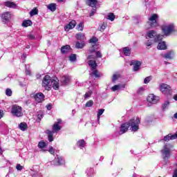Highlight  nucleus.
<instances>
[{"instance_id": "obj_36", "label": "nucleus", "mask_w": 177, "mask_h": 177, "mask_svg": "<svg viewBox=\"0 0 177 177\" xmlns=\"http://www.w3.org/2000/svg\"><path fill=\"white\" fill-rule=\"evenodd\" d=\"M76 28H77V31H84V24L80 23V24L77 26Z\"/></svg>"}, {"instance_id": "obj_60", "label": "nucleus", "mask_w": 177, "mask_h": 177, "mask_svg": "<svg viewBox=\"0 0 177 177\" xmlns=\"http://www.w3.org/2000/svg\"><path fill=\"white\" fill-rule=\"evenodd\" d=\"M3 153V151H2V148L0 147V156Z\"/></svg>"}, {"instance_id": "obj_33", "label": "nucleus", "mask_w": 177, "mask_h": 177, "mask_svg": "<svg viewBox=\"0 0 177 177\" xmlns=\"http://www.w3.org/2000/svg\"><path fill=\"white\" fill-rule=\"evenodd\" d=\"M45 147H46V142H45L44 140L39 142V143H38L39 149H44Z\"/></svg>"}, {"instance_id": "obj_31", "label": "nucleus", "mask_w": 177, "mask_h": 177, "mask_svg": "<svg viewBox=\"0 0 177 177\" xmlns=\"http://www.w3.org/2000/svg\"><path fill=\"white\" fill-rule=\"evenodd\" d=\"M47 8L49 10H51V12H55V10H56V3H50Z\"/></svg>"}, {"instance_id": "obj_20", "label": "nucleus", "mask_w": 177, "mask_h": 177, "mask_svg": "<svg viewBox=\"0 0 177 177\" xmlns=\"http://www.w3.org/2000/svg\"><path fill=\"white\" fill-rule=\"evenodd\" d=\"M86 4L91 8H95L97 5V0H87Z\"/></svg>"}, {"instance_id": "obj_16", "label": "nucleus", "mask_w": 177, "mask_h": 177, "mask_svg": "<svg viewBox=\"0 0 177 177\" xmlns=\"http://www.w3.org/2000/svg\"><path fill=\"white\" fill-rule=\"evenodd\" d=\"M75 26H77V22L75 20H72L65 26V30H73Z\"/></svg>"}, {"instance_id": "obj_46", "label": "nucleus", "mask_w": 177, "mask_h": 177, "mask_svg": "<svg viewBox=\"0 0 177 177\" xmlns=\"http://www.w3.org/2000/svg\"><path fill=\"white\" fill-rule=\"evenodd\" d=\"M151 81V76H148L144 80V84H149Z\"/></svg>"}, {"instance_id": "obj_47", "label": "nucleus", "mask_w": 177, "mask_h": 177, "mask_svg": "<svg viewBox=\"0 0 177 177\" xmlns=\"http://www.w3.org/2000/svg\"><path fill=\"white\" fill-rule=\"evenodd\" d=\"M12 90L10 88H7L6 90V96H12Z\"/></svg>"}, {"instance_id": "obj_10", "label": "nucleus", "mask_w": 177, "mask_h": 177, "mask_svg": "<svg viewBox=\"0 0 177 177\" xmlns=\"http://www.w3.org/2000/svg\"><path fill=\"white\" fill-rule=\"evenodd\" d=\"M33 97L37 103H42L45 100V95L42 93H37L33 95Z\"/></svg>"}, {"instance_id": "obj_50", "label": "nucleus", "mask_w": 177, "mask_h": 177, "mask_svg": "<svg viewBox=\"0 0 177 177\" xmlns=\"http://www.w3.org/2000/svg\"><path fill=\"white\" fill-rule=\"evenodd\" d=\"M146 46H151L153 45V40L149 39L145 43Z\"/></svg>"}, {"instance_id": "obj_25", "label": "nucleus", "mask_w": 177, "mask_h": 177, "mask_svg": "<svg viewBox=\"0 0 177 177\" xmlns=\"http://www.w3.org/2000/svg\"><path fill=\"white\" fill-rule=\"evenodd\" d=\"M19 129H21V131H27V128H28L27 123H26V122L20 123L19 124Z\"/></svg>"}, {"instance_id": "obj_6", "label": "nucleus", "mask_w": 177, "mask_h": 177, "mask_svg": "<svg viewBox=\"0 0 177 177\" xmlns=\"http://www.w3.org/2000/svg\"><path fill=\"white\" fill-rule=\"evenodd\" d=\"M11 114L13 117H23V108L17 104L12 105L11 108Z\"/></svg>"}, {"instance_id": "obj_2", "label": "nucleus", "mask_w": 177, "mask_h": 177, "mask_svg": "<svg viewBox=\"0 0 177 177\" xmlns=\"http://www.w3.org/2000/svg\"><path fill=\"white\" fill-rule=\"evenodd\" d=\"M162 34L165 37H169L171 34L176 32L175 25L174 24H169V25L163 24L160 27Z\"/></svg>"}, {"instance_id": "obj_55", "label": "nucleus", "mask_w": 177, "mask_h": 177, "mask_svg": "<svg viewBox=\"0 0 177 177\" xmlns=\"http://www.w3.org/2000/svg\"><path fill=\"white\" fill-rule=\"evenodd\" d=\"M46 107L47 110H48V111L52 110V104H47Z\"/></svg>"}, {"instance_id": "obj_38", "label": "nucleus", "mask_w": 177, "mask_h": 177, "mask_svg": "<svg viewBox=\"0 0 177 177\" xmlns=\"http://www.w3.org/2000/svg\"><path fill=\"white\" fill-rule=\"evenodd\" d=\"M69 60L71 62H75L77 60V55L76 54H71L69 56Z\"/></svg>"}, {"instance_id": "obj_63", "label": "nucleus", "mask_w": 177, "mask_h": 177, "mask_svg": "<svg viewBox=\"0 0 177 177\" xmlns=\"http://www.w3.org/2000/svg\"><path fill=\"white\" fill-rule=\"evenodd\" d=\"M140 89H141V91H143V88H140Z\"/></svg>"}, {"instance_id": "obj_51", "label": "nucleus", "mask_w": 177, "mask_h": 177, "mask_svg": "<svg viewBox=\"0 0 177 177\" xmlns=\"http://www.w3.org/2000/svg\"><path fill=\"white\" fill-rule=\"evenodd\" d=\"M95 57L102 58V53H100V51H97L95 53Z\"/></svg>"}, {"instance_id": "obj_17", "label": "nucleus", "mask_w": 177, "mask_h": 177, "mask_svg": "<svg viewBox=\"0 0 177 177\" xmlns=\"http://www.w3.org/2000/svg\"><path fill=\"white\" fill-rule=\"evenodd\" d=\"M75 38L77 41H85L86 37H85V34L82 32H78L75 35Z\"/></svg>"}, {"instance_id": "obj_59", "label": "nucleus", "mask_w": 177, "mask_h": 177, "mask_svg": "<svg viewBox=\"0 0 177 177\" xmlns=\"http://www.w3.org/2000/svg\"><path fill=\"white\" fill-rule=\"evenodd\" d=\"M95 15V10H91V12L90 13V17H92Z\"/></svg>"}, {"instance_id": "obj_21", "label": "nucleus", "mask_w": 177, "mask_h": 177, "mask_svg": "<svg viewBox=\"0 0 177 177\" xmlns=\"http://www.w3.org/2000/svg\"><path fill=\"white\" fill-rule=\"evenodd\" d=\"M4 6H6V8H16V3L13 1H6Z\"/></svg>"}, {"instance_id": "obj_40", "label": "nucleus", "mask_w": 177, "mask_h": 177, "mask_svg": "<svg viewBox=\"0 0 177 177\" xmlns=\"http://www.w3.org/2000/svg\"><path fill=\"white\" fill-rule=\"evenodd\" d=\"M120 88H121V85L118 84L112 86L111 90L113 91V92H115V91H118Z\"/></svg>"}, {"instance_id": "obj_48", "label": "nucleus", "mask_w": 177, "mask_h": 177, "mask_svg": "<svg viewBox=\"0 0 177 177\" xmlns=\"http://www.w3.org/2000/svg\"><path fill=\"white\" fill-rule=\"evenodd\" d=\"M92 95V91H88L84 94V99H88V97H91Z\"/></svg>"}, {"instance_id": "obj_58", "label": "nucleus", "mask_w": 177, "mask_h": 177, "mask_svg": "<svg viewBox=\"0 0 177 177\" xmlns=\"http://www.w3.org/2000/svg\"><path fill=\"white\" fill-rule=\"evenodd\" d=\"M3 117V111L0 110V120Z\"/></svg>"}, {"instance_id": "obj_57", "label": "nucleus", "mask_w": 177, "mask_h": 177, "mask_svg": "<svg viewBox=\"0 0 177 177\" xmlns=\"http://www.w3.org/2000/svg\"><path fill=\"white\" fill-rule=\"evenodd\" d=\"M28 37L30 38V39H35V36L33 35H29Z\"/></svg>"}, {"instance_id": "obj_45", "label": "nucleus", "mask_w": 177, "mask_h": 177, "mask_svg": "<svg viewBox=\"0 0 177 177\" xmlns=\"http://www.w3.org/2000/svg\"><path fill=\"white\" fill-rule=\"evenodd\" d=\"M162 140H163L164 142H169V140H171L169 134L165 136Z\"/></svg>"}, {"instance_id": "obj_54", "label": "nucleus", "mask_w": 177, "mask_h": 177, "mask_svg": "<svg viewBox=\"0 0 177 177\" xmlns=\"http://www.w3.org/2000/svg\"><path fill=\"white\" fill-rule=\"evenodd\" d=\"M48 151L50 154H55V149H53V147H50Z\"/></svg>"}, {"instance_id": "obj_37", "label": "nucleus", "mask_w": 177, "mask_h": 177, "mask_svg": "<svg viewBox=\"0 0 177 177\" xmlns=\"http://www.w3.org/2000/svg\"><path fill=\"white\" fill-rule=\"evenodd\" d=\"M30 16H35V15H38V9L37 8H33L30 12Z\"/></svg>"}, {"instance_id": "obj_30", "label": "nucleus", "mask_w": 177, "mask_h": 177, "mask_svg": "<svg viewBox=\"0 0 177 177\" xmlns=\"http://www.w3.org/2000/svg\"><path fill=\"white\" fill-rule=\"evenodd\" d=\"M88 42L95 45L97 42H99V39L96 37H93L88 40Z\"/></svg>"}, {"instance_id": "obj_52", "label": "nucleus", "mask_w": 177, "mask_h": 177, "mask_svg": "<svg viewBox=\"0 0 177 177\" xmlns=\"http://www.w3.org/2000/svg\"><path fill=\"white\" fill-rule=\"evenodd\" d=\"M118 80V75L114 74V75H113V78H112L113 82H115Z\"/></svg>"}, {"instance_id": "obj_35", "label": "nucleus", "mask_w": 177, "mask_h": 177, "mask_svg": "<svg viewBox=\"0 0 177 177\" xmlns=\"http://www.w3.org/2000/svg\"><path fill=\"white\" fill-rule=\"evenodd\" d=\"M96 45L93 44L91 47L89 48L88 52L89 53H95L96 52Z\"/></svg>"}, {"instance_id": "obj_49", "label": "nucleus", "mask_w": 177, "mask_h": 177, "mask_svg": "<svg viewBox=\"0 0 177 177\" xmlns=\"http://www.w3.org/2000/svg\"><path fill=\"white\" fill-rule=\"evenodd\" d=\"M168 106H169V101H166V102L162 104V109H163V110H165V109H167V107H168Z\"/></svg>"}, {"instance_id": "obj_24", "label": "nucleus", "mask_w": 177, "mask_h": 177, "mask_svg": "<svg viewBox=\"0 0 177 177\" xmlns=\"http://www.w3.org/2000/svg\"><path fill=\"white\" fill-rule=\"evenodd\" d=\"M62 82L64 84V85H67L70 82V77L63 76L62 77Z\"/></svg>"}, {"instance_id": "obj_32", "label": "nucleus", "mask_w": 177, "mask_h": 177, "mask_svg": "<svg viewBox=\"0 0 177 177\" xmlns=\"http://www.w3.org/2000/svg\"><path fill=\"white\" fill-rule=\"evenodd\" d=\"M78 147H85V140H80L77 142Z\"/></svg>"}, {"instance_id": "obj_9", "label": "nucleus", "mask_w": 177, "mask_h": 177, "mask_svg": "<svg viewBox=\"0 0 177 177\" xmlns=\"http://www.w3.org/2000/svg\"><path fill=\"white\" fill-rule=\"evenodd\" d=\"M147 102L152 103V104H156L160 100V97L154 95V94H149L147 97Z\"/></svg>"}, {"instance_id": "obj_7", "label": "nucleus", "mask_w": 177, "mask_h": 177, "mask_svg": "<svg viewBox=\"0 0 177 177\" xmlns=\"http://www.w3.org/2000/svg\"><path fill=\"white\" fill-rule=\"evenodd\" d=\"M160 91L164 95H171L172 92V88L169 86V85L167 84H162L160 85Z\"/></svg>"}, {"instance_id": "obj_4", "label": "nucleus", "mask_w": 177, "mask_h": 177, "mask_svg": "<svg viewBox=\"0 0 177 177\" xmlns=\"http://www.w3.org/2000/svg\"><path fill=\"white\" fill-rule=\"evenodd\" d=\"M52 77H50L48 75H45L43 77L41 86L44 88L46 91H50L52 89Z\"/></svg>"}, {"instance_id": "obj_43", "label": "nucleus", "mask_w": 177, "mask_h": 177, "mask_svg": "<svg viewBox=\"0 0 177 177\" xmlns=\"http://www.w3.org/2000/svg\"><path fill=\"white\" fill-rule=\"evenodd\" d=\"M104 113V109H100L98 110L97 112V118H100V115H102Z\"/></svg>"}, {"instance_id": "obj_1", "label": "nucleus", "mask_w": 177, "mask_h": 177, "mask_svg": "<svg viewBox=\"0 0 177 177\" xmlns=\"http://www.w3.org/2000/svg\"><path fill=\"white\" fill-rule=\"evenodd\" d=\"M139 124H140V119L139 118L131 119L128 122L122 124L120 127L119 135L127 133L129 129V127H131L133 132H137L139 130Z\"/></svg>"}, {"instance_id": "obj_41", "label": "nucleus", "mask_w": 177, "mask_h": 177, "mask_svg": "<svg viewBox=\"0 0 177 177\" xmlns=\"http://www.w3.org/2000/svg\"><path fill=\"white\" fill-rule=\"evenodd\" d=\"M93 75H94L95 78H100V74L99 73V71H97V70H94L93 71Z\"/></svg>"}, {"instance_id": "obj_29", "label": "nucleus", "mask_w": 177, "mask_h": 177, "mask_svg": "<svg viewBox=\"0 0 177 177\" xmlns=\"http://www.w3.org/2000/svg\"><path fill=\"white\" fill-rule=\"evenodd\" d=\"M165 59H174V51H169L165 55Z\"/></svg>"}, {"instance_id": "obj_12", "label": "nucleus", "mask_w": 177, "mask_h": 177, "mask_svg": "<svg viewBox=\"0 0 177 177\" xmlns=\"http://www.w3.org/2000/svg\"><path fill=\"white\" fill-rule=\"evenodd\" d=\"M130 66H134L133 71H139V70H140V66H142V62L140 61H132Z\"/></svg>"}, {"instance_id": "obj_22", "label": "nucleus", "mask_w": 177, "mask_h": 177, "mask_svg": "<svg viewBox=\"0 0 177 177\" xmlns=\"http://www.w3.org/2000/svg\"><path fill=\"white\" fill-rule=\"evenodd\" d=\"M88 66L93 68V70H96V67H97V64L96 61L89 60L88 61Z\"/></svg>"}, {"instance_id": "obj_3", "label": "nucleus", "mask_w": 177, "mask_h": 177, "mask_svg": "<svg viewBox=\"0 0 177 177\" xmlns=\"http://www.w3.org/2000/svg\"><path fill=\"white\" fill-rule=\"evenodd\" d=\"M146 38H153V42L158 43L160 41H162L164 35L157 34V31L152 30L147 32Z\"/></svg>"}, {"instance_id": "obj_61", "label": "nucleus", "mask_w": 177, "mask_h": 177, "mask_svg": "<svg viewBox=\"0 0 177 177\" xmlns=\"http://www.w3.org/2000/svg\"><path fill=\"white\" fill-rule=\"evenodd\" d=\"M174 118H176L177 120V113H176L174 115Z\"/></svg>"}, {"instance_id": "obj_8", "label": "nucleus", "mask_w": 177, "mask_h": 177, "mask_svg": "<svg viewBox=\"0 0 177 177\" xmlns=\"http://www.w3.org/2000/svg\"><path fill=\"white\" fill-rule=\"evenodd\" d=\"M162 154L163 155V160H169V158H171V149L167 147V145H165L162 150Z\"/></svg>"}, {"instance_id": "obj_56", "label": "nucleus", "mask_w": 177, "mask_h": 177, "mask_svg": "<svg viewBox=\"0 0 177 177\" xmlns=\"http://www.w3.org/2000/svg\"><path fill=\"white\" fill-rule=\"evenodd\" d=\"M95 55H89L88 56V57H87L88 60H91V59H95Z\"/></svg>"}, {"instance_id": "obj_53", "label": "nucleus", "mask_w": 177, "mask_h": 177, "mask_svg": "<svg viewBox=\"0 0 177 177\" xmlns=\"http://www.w3.org/2000/svg\"><path fill=\"white\" fill-rule=\"evenodd\" d=\"M16 168L17 171H21V169H23L24 167L21 166L20 164H17Z\"/></svg>"}, {"instance_id": "obj_19", "label": "nucleus", "mask_w": 177, "mask_h": 177, "mask_svg": "<svg viewBox=\"0 0 177 177\" xmlns=\"http://www.w3.org/2000/svg\"><path fill=\"white\" fill-rule=\"evenodd\" d=\"M70 49H71L70 45H66L61 48V52L63 55H65L66 53H68V52H70Z\"/></svg>"}, {"instance_id": "obj_15", "label": "nucleus", "mask_w": 177, "mask_h": 177, "mask_svg": "<svg viewBox=\"0 0 177 177\" xmlns=\"http://www.w3.org/2000/svg\"><path fill=\"white\" fill-rule=\"evenodd\" d=\"M51 86L55 91L59 90V80L51 79Z\"/></svg>"}, {"instance_id": "obj_23", "label": "nucleus", "mask_w": 177, "mask_h": 177, "mask_svg": "<svg viewBox=\"0 0 177 177\" xmlns=\"http://www.w3.org/2000/svg\"><path fill=\"white\" fill-rule=\"evenodd\" d=\"M30 26H32V21L30 19L24 20L22 23L23 27H30Z\"/></svg>"}, {"instance_id": "obj_62", "label": "nucleus", "mask_w": 177, "mask_h": 177, "mask_svg": "<svg viewBox=\"0 0 177 177\" xmlns=\"http://www.w3.org/2000/svg\"><path fill=\"white\" fill-rule=\"evenodd\" d=\"M58 2H63L64 0H57Z\"/></svg>"}, {"instance_id": "obj_28", "label": "nucleus", "mask_w": 177, "mask_h": 177, "mask_svg": "<svg viewBox=\"0 0 177 177\" xmlns=\"http://www.w3.org/2000/svg\"><path fill=\"white\" fill-rule=\"evenodd\" d=\"M123 53L125 56H129L131 55V49H129V47L123 48Z\"/></svg>"}, {"instance_id": "obj_11", "label": "nucleus", "mask_w": 177, "mask_h": 177, "mask_svg": "<svg viewBox=\"0 0 177 177\" xmlns=\"http://www.w3.org/2000/svg\"><path fill=\"white\" fill-rule=\"evenodd\" d=\"M60 124H62V119H58L57 122H55L53 125V131H51V132H53L54 133H57V132H59V131L62 129Z\"/></svg>"}, {"instance_id": "obj_34", "label": "nucleus", "mask_w": 177, "mask_h": 177, "mask_svg": "<svg viewBox=\"0 0 177 177\" xmlns=\"http://www.w3.org/2000/svg\"><path fill=\"white\" fill-rule=\"evenodd\" d=\"M107 19L108 20H111V21H114L115 19V15H114V13L111 12L108 15Z\"/></svg>"}, {"instance_id": "obj_39", "label": "nucleus", "mask_w": 177, "mask_h": 177, "mask_svg": "<svg viewBox=\"0 0 177 177\" xmlns=\"http://www.w3.org/2000/svg\"><path fill=\"white\" fill-rule=\"evenodd\" d=\"M57 164L59 165H62L64 164V159L62 157H58L57 158Z\"/></svg>"}, {"instance_id": "obj_44", "label": "nucleus", "mask_w": 177, "mask_h": 177, "mask_svg": "<svg viewBox=\"0 0 177 177\" xmlns=\"http://www.w3.org/2000/svg\"><path fill=\"white\" fill-rule=\"evenodd\" d=\"M169 136H170V139L171 140H174V139H177V131L176 133L174 134H171V133H169Z\"/></svg>"}, {"instance_id": "obj_27", "label": "nucleus", "mask_w": 177, "mask_h": 177, "mask_svg": "<svg viewBox=\"0 0 177 177\" xmlns=\"http://www.w3.org/2000/svg\"><path fill=\"white\" fill-rule=\"evenodd\" d=\"M107 28V23L103 22L102 24L100 25L99 30L101 31V32H103L104 30Z\"/></svg>"}, {"instance_id": "obj_42", "label": "nucleus", "mask_w": 177, "mask_h": 177, "mask_svg": "<svg viewBox=\"0 0 177 177\" xmlns=\"http://www.w3.org/2000/svg\"><path fill=\"white\" fill-rule=\"evenodd\" d=\"M85 106L86 107H92L93 106V100H90L86 103Z\"/></svg>"}, {"instance_id": "obj_26", "label": "nucleus", "mask_w": 177, "mask_h": 177, "mask_svg": "<svg viewBox=\"0 0 177 177\" xmlns=\"http://www.w3.org/2000/svg\"><path fill=\"white\" fill-rule=\"evenodd\" d=\"M53 131L50 130H47V134L48 137V141L49 142H53Z\"/></svg>"}, {"instance_id": "obj_5", "label": "nucleus", "mask_w": 177, "mask_h": 177, "mask_svg": "<svg viewBox=\"0 0 177 177\" xmlns=\"http://www.w3.org/2000/svg\"><path fill=\"white\" fill-rule=\"evenodd\" d=\"M157 19H158V15L157 14H152L151 17L148 19L149 21L147 22V24H148L151 28H153V27H160V24L157 21Z\"/></svg>"}, {"instance_id": "obj_14", "label": "nucleus", "mask_w": 177, "mask_h": 177, "mask_svg": "<svg viewBox=\"0 0 177 177\" xmlns=\"http://www.w3.org/2000/svg\"><path fill=\"white\" fill-rule=\"evenodd\" d=\"M11 17L12 15L10 14V12H6L1 15V19L3 20H5V21H9V20H10Z\"/></svg>"}, {"instance_id": "obj_18", "label": "nucleus", "mask_w": 177, "mask_h": 177, "mask_svg": "<svg viewBox=\"0 0 177 177\" xmlns=\"http://www.w3.org/2000/svg\"><path fill=\"white\" fill-rule=\"evenodd\" d=\"M158 41L157 48L160 50H165V49H167V44H165V41Z\"/></svg>"}, {"instance_id": "obj_13", "label": "nucleus", "mask_w": 177, "mask_h": 177, "mask_svg": "<svg viewBox=\"0 0 177 177\" xmlns=\"http://www.w3.org/2000/svg\"><path fill=\"white\" fill-rule=\"evenodd\" d=\"M86 45L85 41H77L75 42V48L76 49H83V48Z\"/></svg>"}]
</instances>
